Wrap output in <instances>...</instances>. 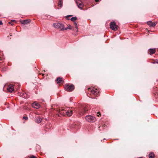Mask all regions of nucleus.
<instances>
[{"label":"nucleus","instance_id":"2","mask_svg":"<svg viewBox=\"0 0 158 158\" xmlns=\"http://www.w3.org/2000/svg\"><path fill=\"white\" fill-rule=\"evenodd\" d=\"M85 119L88 122L91 123L94 122L96 121L95 118L90 115L86 116Z\"/></svg>","mask_w":158,"mask_h":158},{"label":"nucleus","instance_id":"8","mask_svg":"<svg viewBox=\"0 0 158 158\" xmlns=\"http://www.w3.org/2000/svg\"><path fill=\"white\" fill-rule=\"evenodd\" d=\"M86 107H83L82 109L79 110V113L80 115H82L85 114L88 111Z\"/></svg>","mask_w":158,"mask_h":158},{"label":"nucleus","instance_id":"20","mask_svg":"<svg viewBox=\"0 0 158 158\" xmlns=\"http://www.w3.org/2000/svg\"><path fill=\"white\" fill-rule=\"evenodd\" d=\"M65 89L68 92H69V85L67 84L65 85L64 87Z\"/></svg>","mask_w":158,"mask_h":158},{"label":"nucleus","instance_id":"3","mask_svg":"<svg viewBox=\"0 0 158 158\" xmlns=\"http://www.w3.org/2000/svg\"><path fill=\"white\" fill-rule=\"evenodd\" d=\"M110 28L113 30L116 31L118 29V27L114 22H111L110 24Z\"/></svg>","mask_w":158,"mask_h":158},{"label":"nucleus","instance_id":"10","mask_svg":"<svg viewBox=\"0 0 158 158\" xmlns=\"http://www.w3.org/2000/svg\"><path fill=\"white\" fill-rule=\"evenodd\" d=\"M30 22V20L28 19L20 21V23L23 24H27Z\"/></svg>","mask_w":158,"mask_h":158},{"label":"nucleus","instance_id":"30","mask_svg":"<svg viewBox=\"0 0 158 158\" xmlns=\"http://www.w3.org/2000/svg\"><path fill=\"white\" fill-rule=\"evenodd\" d=\"M71 27L70 25V28H69L70 29H71Z\"/></svg>","mask_w":158,"mask_h":158},{"label":"nucleus","instance_id":"11","mask_svg":"<svg viewBox=\"0 0 158 158\" xmlns=\"http://www.w3.org/2000/svg\"><path fill=\"white\" fill-rule=\"evenodd\" d=\"M19 95L25 98H27L29 97V96L26 93H21Z\"/></svg>","mask_w":158,"mask_h":158},{"label":"nucleus","instance_id":"28","mask_svg":"<svg viewBox=\"0 0 158 158\" xmlns=\"http://www.w3.org/2000/svg\"><path fill=\"white\" fill-rule=\"evenodd\" d=\"M95 2H99V0H95Z\"/></svg>","mask_w":158,"mask_h":158},{"label":"nucleus","instance_id":"19","mask_svg":"<svg viewBox=\"0 0 158 158\" xmlns=\"http://www.w3.org/2000/svg\"><path fill=\"white\" fill-rule=\"evenodd\" d=\"M155 156V155L152 152H151L149 154V158H154Z\"/></svg>","mask_w":158,"mask_h":158},{"label":"nucleus","instance_id":"32","mask_svg":"<svg viewBox=\"0 0 158 158\" xmlns=\"http://www.w3.org/2000/svg\"><path fill=\"white\" fill-rule=\"evenodd\" d=\"M72 16V15H70V17H71Z\"/></svg>","mask_w":158,"mask_h":158},{"label":"nucleus","instance_id":"22","mask_svg":"<svg viewBox=\"0 0 158 158\" xmlns=\"http://www.w3.org/2000/svg\"><path fill=\"white\" fill-rule=\"evenodd\" d=\"M65 113L66 114V115H67L68 117L69 116V112L68 110H67V111H66L65 112Z\"/></svg>","mask_w":158,"mask_h":158},{"label":"nucleus","instance_id":"33","mask_svg":"<svg viewBox=\"0 0 158 158\" xmlns=\"http://www.w3.org/2000/svg\"><path fill=\"white\" fill-rule=\"evenodd\" d=\"M105 139H105V138H104V139H103V140H105Z\"/></svg>","mask_w":158,"mask_h":158},{"label":"nucleus","instance_id":"18","mask_svg":"<svg viewBox=\"0 0 158 158\" xmlns=\"http://www.w3.org/2000/svg\"><path fill=\"white\" fill-rule=\"evenodd\" d=\"M73 109V108L72 107H70V116L72 114L73 111H74Z\"/></svg>","mask_w":158,"mask_h":158},{"label":"nucleus","instance_id":"25","mask_svg":"<svg viewBox=\"0 0 158 158\" xmlns=\"http://www.w3.org/2000/svg\"><path fill=\"white\" fill-rule=\"evenodd\" d=\"M29 158H36L35 156H32L30 157Z\"/></svg>","mask_w":158,"mask_h":158},{"label":"nucleus","instance_id":"21","mask_svg":"<svg viewBox=\"0 0 158 158\" xmlns=\"http://www.w3.org/2000/svg\"><path fill=\"white\" fill-rule=\"evenodd\" d=\"M61 1L62 0H59V2L58 3V6L60 8L62 7Z\"/></svg>","mask_w":158,"mask_h":158},{"label":"nucleus","instance_id":"29","mask_svg":"<svg viewBox=\"0 0 158 158\" xmlns=\"http://www.w3.org/2000/svg\"><path fill=\"white\" fill-rule=\"evenodd\" d=\"M15 21V20H11V22H13Z\"/></svg>","mask_w":158,"mask_h":158},{"label":"nucleus","instance_id":"4","mask_svg":"<svg viewBox=\"0 0 158 158\" xmlns=\"http://www.w3.org/2000/svg\"><path fill=\"white\" fill-rule=\"evenodd\" d=\"M90 91L91 94L95 95H98L99 93V91L97 89L94 88L90 89Z\"/></svg>","mask_w":158,"mask_h":158},{"label":"nucleus","instance_id":"9","mask_svg":"<svg viewBox=\"0 0 158 158\" xmlns=\"http://www.w3.org/2000/svg\"><path fill=\"white\" fill-rule=\"evenodd\" d=\"M77 19V18L75 16L71 18L70 19L71 21L74 22V25L75 27L76 28V30L77 31V24L75 22V21Z\"/></svg>","mask_w":158,"mask_h":158},{"label":"nucleus","instance_id":"5","mask_svg":"<svg viewBox=\"0 0 158 158\" xmlns=\"http://www.w3.org/2000/svg\"><path fill=\"white\" fill-rule=\"evenodd\" d=\"M76 2L78 7L82 9L83 7V4L82 2L79 0H76Z\"/></svg>","mask_w":158,"mask_h":158},{"label":"nucleus","instance_id":"27","mask_svg":"<svg viewBox=\"0 0 158 158\" xmlns=\"http://www.w3.org/2000/svg\"><path fill=\"white\" fill-rule=\"evenodd\" d=\"M2 24H3V23H2V22L0 21V25H2Z\"/></svg>","mask_w":158,"mask_h":158},{"label":"nucleus","instance_id":"34","mask_svg":"<svg viewBox=\"0 0 158 158\" xmlns=\"http://www.w3.org/2000/svg\"><path fill=\"white\" fill-rule=\"evenodd\" d=\"M69 101H70H70H71V100H70V99Z\"/></svg>","mask_w":158,"mask_h":158},{"label":"nucleus","instance_id":"16","mask_svg":"<svg viewBox=\"0 0 158 158\" xmlns=\"http://www.w3.org/2000/svg\"><path fill=\"white\" fill-rule=\"evenodd\" d=\"M149 52L150 53V54L151 55L154 54L156 51L155 49H149Z\"/></svg>","mask_w":158,"mask_h":158},{"label":"nucleus","instance_id":"13","mask_svg":"<svg viewBox=\"0 0 158 158\" xmlns=\"http://www.w3.org/2000/svg\"><path fill=\"white\" fill-rule=\"evenodd\" d=\"M147 23L148 25L152 27H154L156 24V23H153V22H152V21H149Z\"/></svg>","mask_w":158,"mask_h":158},{"label":"nucleus","instance_id":"12","mask_svg":"<svg viewBox=\"0 0 158 158\" xmlns=\"http://www.w3.org/2000/svg\"><path fill=\"white\" fill-rule=\"evenodd\" d=\"M56 81L57 83L58 84H63L64 82V81L62 80V78L60 77L57 78H56Z\"/></svg>","mask_w":158,"mask_h":158},{"label":"nucleus","instance_id":"26","mask_svg":"<svg viewBox=\"0 0 158 158\" xmlns=\"http://www.w3.org/2000/svg\"><path fill=\"white\" fill-rule=\"evenodd\" d=\"M100 115V112H97V115L98 116H99V115Z\"/></svg>","mask_w":158,"mask_h":158},{"label":"nucleus","instance_id":"1","mask_svg":"<svg viewBox=\"0 0 158 158\" xmlns=\"http://www.w3.org/2000/svg\"><path fill=\"white\" fill-rule=\"evenodd\" d=\"M53 27L56 29H59L60 30L62 31L63 30H67L69 29V25H68L67 27L64 28V25L62 23H56L53 24Z\"/></svg>","mask_w":158,"mask_h":158},{"label":"nucleus","instance_id":"14","mask_svg":"<svg viewBox=\"0 0 158 158\" xmlns=\"http://www.w3.org/2000/svg\"><path fill=\"white\" fill-rule=\"evenodd\" d=\"M32 106L34 108H38L40 107V105L38 103H33L32 104Z\"/></svg>","mask_w":158,"mask_h":158},{"label":"nucleus","instance_id":"17","mask_svg":"<svg viewBox=\"0 0 158 158\" xmlns=\"http://www.w3.org/2000/svg\"><path fill=\"white\" fill-rule=\"evenodd\" d=\"M74 88V86L73 84H70V92L72 91Z\"/></svg>","mask_w":158,"mask_h":158},{"label":"nucleus","instance_id":"31","mask_svg":"<svg viewBox=\"0 0 158 158\" xmlns=\"http://www.w3.org/2000/svg\"><path fill=\"white\" fill-rule=\"evenodd\" d=\"M42 102H44V100H43V99H42Z\"/></svg>","mask_w":158,"mask_h":158},{"label":"nucleus","instance_id":"7","mask_svg":"<svg viewBox=\"0 0 158 158\" xmlns=\"http://www.w3.org/2000/svg\"><path fill=\"white\" fill-rule=\"evenodd\" d=\"M14 86L12 84H10L8 86L7 89L10 92H12L14 91Z\"/></svg>","mask_w":158,"mask_h":158},{"label":"nucleus","instance_id":"6","mask_svg":"<svg viewBox=\"0 0 158 158\" xmlns=\"http://www.w3.org/2000/svg\"><path fill=\"white\" fill-rule=\"evenodd\" d=\"M76 2L78 7L82 9L83 7V4L82 2L79 0H76Z\"/></svg>","mask_w":158,"mask_h":158},{"label":"nucleus","instance_id":"23","mask_svg":"<svg viewBox=\"0 0 158 158\" xmlns=\"http://www.w3.org/2000/svg\"><path fill=\"white\" fill-rule=\"evenodd\" d=\"M65 17L66 19L69 20V15L65 16Z\"/></svg>","mask_w":158,"mask_h":158},{"label":"nucleus","instance_id":"15","mask_svg":"<svg viewBox=\"0 0 158 158\" xmlns=\"http://www.w3.org/2000/svg\"><path fill=\"white\" fill-rule=\"evenodd\" d=\"M42 121V119L38 117L35 119V122L38 123H39Z\"/></svg>","mask_w":158,"mask_h":158},{"label":"nucleus","instance_id":"24","mask_svg":"<svg viewBox=\"0 0 158 158\" xmlns=\"http://www.w3.org/2000/svg\"><path fill=\"white\" fill-rule=\"evenodd\" d=\"M23 118L25 120H27L28 119V117L27 116H23Z\"/></svg>","mask_w":158,"mask_h":158}]
</instances>
